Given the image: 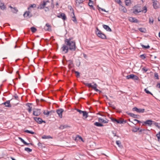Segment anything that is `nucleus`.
<instances>
[{"label":"nucleus","instance_id":"nucleus-9","mask_svg":"<svg viewBox=\"0 0 160 160\" xmlns=\"http://www.w3.org/2000/svg\"><path fill=\"white\" fill-rule=\"evenodd\" d=\"M32 16V14L29 11H26L23 14V16L25 17H28L30 18Z\"/></svg>","mask_w":160,"mask_h":160},{"label":"nucleus","instance_id":"nucleus-59","mask_svg":"<svg viewBox=\"0 0 160 160\" xmlns=\"http://www.w3.org/2000/svg\"><path fill=\"white\" fill-rule=\"evenodd\" d=\"M116 1L118 3H119L121 2L120 0H116Z\"/></svg>","mask_w":160,"mask_h":160},{"label":"nucleus","instance_id":"nucleus-60","mask_svg":"<svg viewBox=\"0 0 160 160\" xmlns=\"http://www.w3.org/2000/svg\"><path fill=\"white\" fill-rule=\"evenodd\" d=\"M45 8H46V9L45 10L46 11H49V8H48V7H45Z\"/></svg>","mask_w":160,"mask_h":160},{"label":"nucleus","instance_id":"nucleus-15","mask_svg":"<svg viewBox=\"0 0 160 160\" xmlns=\"http://www.w3.org/2000/svg\"><path fill=\"white\" fill-rule=\"evenodd\" d=\"M45 30L46 31H51V26L48 23L46 24L45 26L44 27Z\"/></svg>","mask_w":160,"mask_h":160},{"label":"nucleus","instance_id":"nucleus-24","mask_svg":"<svg viewBox=\"0 0 160 160\" xmlns=\"http://www.w3.org/2000/svg\"><path fill=\"white\" fill-rule=\"evenodd\" d=\"M128 114L130 116L133 117V118H138V117L139 116L138 115H136L135 114L131 113H128Z\"/></svg>","mask_w":160,"mask_h":160},{"label":"nucleus","instance_id":"nucleus-39","mask_svg":"<svg viewBox=\"0 0 160 160\" xmlns=\"http://www.w3.org/2000/svg\"><path fill=\"white\" fill-rule=\"evenodd\" d=\"M31 30L32 32L33 33L37 31L36 28L34 27H31Z\"/></svg>","mask_w":160,"mask_h":160},{"label":"nucleus","instance_id":"nucleus-6","mask_svg":"<svg viewBox=\"0 0 160 160\" xmlns=\"http://www.w3.org/2000/svg\"><path fill=\"white\" fill-rule=\"evenodd\" d=\"M112 121L113 122H116L118 123L122 124L124 123H125L126 122V121H124V120H117L115 118H113L112 119Z\"/></svg>","mask_w":160,"mask_h":160},{"label":"nucleus","instance_id":"nucleus-51","mask_svg":"<svg viewBox=\"0 0 160 160\" xmlns=\"http://www.w3.org/2000/svg\"><path fill=\"white\" fill-rule=\"evenodd\" d=\"M98 10L99 11H100L101 10H102V11H104L105 12H106L105 9H102V8H99Z\"/></svg>","mask_w":160,"mask_h":160},{"label":"nucleus","instance_id":"nucleus-21","mask_svg":"<svg viewBox=\"0 0 160 160\" xmlns=\"http://www.w3.org/2000/svg\"><path fill=\"white\" fill-rule=\"evenodd\" d=\"M119 10L120 11H122L124 12H126L127 11V10L126 8L122 5H121L120 7Z\"/></svg>","mask_w":160,"mask_h":160},{"label":"nucleus","instance_id":"nucleus-64","mask_svg":"<svg viewBox=\"0 0 160 160\" xmlns=\"http://www.w3.org/2000/svg\"><path fill=\"white\" fill-rule=\"evenodd\" d=\"M112 133L114 135V136H116V134L114 132H112Z\"/></svg>","mask_w":160,"mask_h":160},{"label":"nucleus","instance_id":"nucleus-57","mask_svg":"<svg viewBox=\"0 0 160 160\" xmlns=\"http://www.w3.org/2000/svg\"><path fill=\"white\" fill-rule=\"evenodd\" d=\"M25 145H28L29 144H30V143H27V142H26L25 141L23 143ZM30 144H32L31 143Z\"/></svg>","mask_w":160,"mask_h":160},{"label":"nucleus","instance_id":"nucleus-62","mask_svg":"<svg viewBox=\"0 0 160 160\" xmlns=\"http://www.w3.org/2000/svg\"><path fill=\"white\" fill-rule=\"evenodd\" d=\"M15 97V98L17 99L18 98V96H14Z\"/></svg>","mask_w":160,"mask_h":160},{"label":"nucleus","instance_id":"nucleus-35","mask_svg":"<svg viewBox=\"0 0 160 160\" xmlns=\"http://www.w3.org/2000/svg\"><path fill=\"white\" fill-rule=\"evenodd\" d=\"M116 143L119 147H121L122 146L121 145V143L119 141H116Z\"/></svg>","mask_w":160,"mask_h":160},{"label":"nucleus","instance_id":"nucleus-20","mask_svg":"<svg viewBox=\"0 0 160 160\" xmlns=\"http://www.w3.org/2000/svg\"><path fill=\"white\" fill-rule=\"evenodd\" d=\"M0 8L2 10L6 9V7L4 5V3L0 1Z\"/></svg>","mask_w":160,"mask_h":160},{"label":"nucleus","instance_id":"nucleus-53","mask_svg":"<svg viewBox=\"0 0 160 160\" xmlns=\"http://www.w3.org/2000/svg\"><path fill=\"white\" fill-rule=\"evenodd\" d=\"M154 76L157 79H158V76L157 73H155Z\"/></svg>","mask_w":160,"mask_h":160},{"label":"nucleus","instance_id":"nucleus-48","mask_svg":"<svg viewBox=\"0 0 160 160\" xmlns=\"http://www.w3.org/2000/svg\"><path fill=\"white\" fill-rule=\"evenodd\" d=\"M140 58L143 59H144L146 58L144 54H142L140 56Z\"/></svg>","mask_w":160,"mask_h":160},{"label":"nucleus","instance_id":"nucleus-61","mask_svg":"<svg viewBox=\"0 0 160 160\" xmlns=\"http://www.w3.org/2000/svg\"><path fill=\"white\" fill-rule=\"evenodd\" d=\"M78 138H79V139H81L82 141H83V139L81 137L78 136Z\"/></svg>","mask_w":160,"mask_h":160},{"label":"nucleus","instance_id":"nucleus-4","mask_svg":"<svg viewBox=\"0 0 160 160\" xmlns=\"http://www.w3.org/2000/svg\"><path fill=\"white\" fill-rule=\"evenodd\" d=\"M96 29L97 30V31H96L97 34L99 37L103 39L106 38V35L102 33L101 31L99 30L98 28H97Z\"/></svg>","mask_w":160,"mask_h":160},{"label":"nucleus","instance_id":"nucleus-36","mask_svg":"<svg viewBox=\"0 0 160 160\" xmlns=\"http://www.w3.org/2000/svg\"><path fill=\"white\" fill-rule=\"evenodd\" d=\"M24 132L28 133H30L32 134H34L35 132L32 131H30L28 130H26L24 131Z\"/></svg>","mask_w":160,"mask_h":160},{"label":"nucleus","instance_id":"nucleus-8","mask_svg":"<svg viewBox=\"0 0 160 160\" xmlns=\"http://www.w3.org/2000/svg\"><path fill=\"white\" fill-rule=\"evenodd\" d=\"M132 110L133 111H136L137 112L139 113L143 112L145 111L144 109L138 108L136 107L133 108Z\"/></svg>","mask_w":160,"mask_h":160},{"label":"nucleus","instance_id":"nucleus-41","mask_svg":"<svg viewBox=\"0 0 160 160\" xmlns=\"http://www.w3.org/2000/svg\"><path fill=\"white\" fill-rule=\"evenodd\" d=\"M138 29L142 32H145L146 31L145 29L144 28H140Z\"/></svg>","mask_w":160,"mask_h":160},{"label":"nucleus","instance_id":"nucleus-7","mask_svg":"<svg viewBox=\"0 0 160 160\" xmlns=\"http://www.w3.org/2000/svg\"><path fill=\"white\" fill-rule=\"evenodd\" d=\"M34 119L37 123L39 124H41L42 122H44V123L46 122L45 121L42 120L41 118H39L34 117Z\"/></svg>","mask_w":160,"mask_h":160},{"label":"nucleus","instance_id":"nucleus-54","mask_svg":"<svg viewBox=\"0 0 160 160\" xmlns=\"http://www.w3.org/2000/svg\"><path fill=\"white\" fill-rule=\"evenodd\" d=\"M153 21H154L153 19H151L150 18H149V22L150 23H153Z\"/></svg>","mask_w":160,"mask_h":160},{"label":"nucleus","instance_id":"nucleus-29","mask_svg":"<svg viewBox=\"0 0 160 160\" xmlns=\"http://www.w3.org/2000/svg\"><path fill=\"white\" fill-rule=\"evenodd\" d=\"M94 125L97 127H103V125L99 122H96L94 123Z\"/></svg>","mask_w":160,"mask_h":160},{"label":"nucleus","instance_id":"nucleus-2","mask_svg":"<svg viewBox=\"0 0 160 160\" xmlns=\"http://www.w3.org/2000/svg\"><path fill=\"white\" fill-rule=\"evenodd\" d=\"M92 84H94L93 85H92L91 83H84V84L89 88H91L93 89L95 91L97 92H99L100 93L101 92V91L99 90L97 88V87L98 86L96 83L93 82Z\"/></svg>","mask_w":160,"mask_h":160},{"label":"nucleus","instance_id":"nucleus-16","mask_svg":"<svg viewBox=\"0 0 160 160\" xmlns=\"http://www.w3.org/2000/svg\"><path fill=\"white\" fill-rule=\"evenodd\" d=\"M57 17L59 18H62L63 20H65L67 18L65 14L63 13H61L60 15H58Z\"/></svg>","mask_w":160,"mask_h":160},{"label":"nucleus","instance_id":"nucleus-31","mask_svg":"<svg viewBox=\"0 0 160 160\" xmlns=\"http://www.w3.org/2000/svg\"><path fill=\"white\" fill-rule=\"evenodd\" d=\"M154 124L155 126L160 129V123H158L155 122L154 123Z\"/></svg>","mask_w":160,"mask_h":160},{"label":"nucleus","instance_id":"nucleus-58","mask_svg":"<svg viewBox=\"0 0 160 160\" xmlns=\"http://www.w3.org/2000/svg\"><path fill=\"white\" fill-rule=\"evenodd\" d=\"M157 86L158 88H160V83H159L157 84Z\"/></svg>","mask_w":160,"mask_h":160},{"label":"nucleus","instance_id":"nucleus-14","mask_svg":"<svg viewBox=\"0 0 160 160\" xmlns=\"http://www.w3.org/2000/svg\"><path fill=\"white\" fill-rule=\"evenodd\" d=\"M98 121L100 122L104 123H108V119L105 118L104 119L101 118H98Z\"/></svg>","mask_w":160,"mask_h":160},{"label":"nucleus","instance_id":"nucleus-56","mask_svg":"<svg viewBox=\"0 0 160 160\" xmlns=\"http://www.w3.org/2000/svg\"><path fill=\"white\" fill-rule=\"evenodd\" d=\"M134 121H137L138 122V123H142V122L139 121V120H137L136 119H134Z\"/></svg>","mask_w":160,"mask_h":160},{"label":"nucleus","instance_id":"nucleus-18","mask_svg":"<svg viewBox=\"0 0 160 160\" xmlns=\"http://www.w3.org/2000/svg\"><path fill=\"white\" fill-rule=\"evenodd\" d=\"M2 104L4 105L6 107H11V105L10 104V101H7L6 102L3 103Z\"/></svg>","mask_w":160,"mask_h":160},{"label":"nucleus","instance_id":"nucleus-42","mask_svg":"<svg viewBox=\"0 0 160 160\" xmlns=\"http://www.w3.org/2000/svg\"><path fill=\"white\" fill-rule=\"evenodd\" d=\"M141 12H144L145 13H146L147 11V8L146 6H144L143 8V9L141 10Z\"/></svg>","mask_w":160,"mask_h":160},{"label":"nucleus","instance_id":"nucleus-37","mask_svg":"<svg viewBox=\"0 0 160 160\" xmlns=\"http://www.w3.org/2000/svg\"><path fill=\"white\" fill-rule=\"evenodd\" d=\"M131 3L130 0H126L125 4L126 6H129Z\"/></svg>","mask_w":160,"mask_h":160},{"label":"nucleus","instance_id":"nucleus-17","mask_svg":"<svg viewBox=\"0 0 160 160\" xmlns=\"http://www.w3.org/2000/svg\"><path fill=\"white\" fill-rule=\"evenodd\" d=\"M41 113L40 110L36 109L33 111V115L35 116H38Z\"/></svg>","mask_w":160,"mask_h":160},{"label":"nucleus","instance_id":"nucleus-45","mask_svg":"<svg viewBox=\"0 0 160 160\" xmlns=\"http://www.w3.org/2000/svg\"><path fill=\"white\" fill-rule=\"evenodd\" d=\"M156 136L158 139V140L160 141V132L156 135Z\"/></svg>","mask_w":160,"mask_h":160},{"label":"nucleus","instance_id":"nucleus-12","mask_svg":"<svg viewBox=\"0 0 160 160\" xmlns=\"http://www.w3.org/2000/svg\"><path fill=\"white\" fill-rule=\"evenodd\" d=\"M129 20L131 22L138 23L139 22L138 20L136 18L132 17H129Z\"/></svg>","mask_w":160,"mask_h":160},{"label":"nucleus","instance_id":"nucleus-23","mask_svg":"<svg viewBox=\"0 0 160 160\" xmlns=\"http://www.w3.org/2000/svg\"><path fill=\"white\" fill-rule=\"evenodd\" d=\"M82 0H76V5L77 6H79L83 2Z\"/></svg>","mask_w":160,"mask_h":160},{"label":"nucleus","instance_id":"nucleus-38","mask_svg":"<svg viewBox=\"0 0 160 160\" xmlns=\"http://www.w3.org/2000/svg\"><path fill=\"white\" fill-rule=\"evenodd\" d=\"M25 150L28 152H31L32 151V149H30L28 148H25Z\"/></svg>","mask_w":160,"mask_h":160},{"label":"nucleus","instance_id":"nucleus-28","mask_svg":"<svg viewBox=\"0 0 160 160\" xmlns=\"http://www.w3.org/2000/svg\"><path fill=\"white\" fill-rule=\"evenodd\" d=\"M42 138L43 139H49V138H52V137H51V136L48 135V136H46V135H43L42 137Z\"/></svg>","mask_w":160,"mask_h":160},{"label":"nucleus","instance_id":"nucleus-44","mask_svg":"<svg viewBox=\"0 0 160 160\" xmlns=\"http://www.w3.org/2000/svg\"><path fill=\"white\" fill-rule=\"evenodd\" d=\"M28 111L29 113H30L32 111V108L29 105L28 106Z\"/></svg>","mask_w":160,"mask_h":160},{"label":"nucleus","instance_id":"nucleus-26","mask_svg":"<svg viewBox=\"0 0 160 160\" xmlns=\"http://www.w3.org/2000/svg\"><path fill=\"white\" fill-rule=\"evenodd\" d=\"M88 5L91 7L93 10H95V8L93 6V2L91 0H89V2L88 3Z\"/></svg>","mask_w":160,"mask_h":160},{"label":"nucleus","instance_id":"nucleus-34","mask_svg":"<svg viewBox=\"0 0 160 160\" xmlns=\"http://www.w3.org/2000/svg\"><path fill=\"white\" fill-rule=\"evenodd\" d=\"M141 12L140 10H138L137 9H135L133 11V12L134 14H137L139 12Z\"/></svg>","mask_w":160,"mask_h":160},{"label":"nucleus","instance_id":"nucleus-55","mask_svg":"<svg viewBox=\"0 0 160 160\" xmlns=\"http://www.w3.org/2000/svg\"><path fill=\"white\" fill-rule=\"evenodd\" d=\"M19 139L23 143L25 141L21 138H19Z\"/></svg>","mask_w":160,"mask_h":160},{"label":"nucleus","instance_id":"nucleus-30","mask_svg":"<svg viewBox=\"0 0 160 160\" xmlns=\"http://www.w3.org/2000/svg\"><path fill=\"white\" fill-rule=\"evenodd\" d=\"M68 126L67 125H61L59 127V129H63L64 128H66L68 127Z\"/></svg>","mask_w":160,"mask_h":160},{"label":"nucleus","instance_id":"nucleus-32","mask_svg":"<svg viewBox=\"0 0 160 160\" xmlns=\"http://www.w3.org/2000/svg\"><path fill=\"white\" fill-rule=\"evenodd\" d=\"M73 16H72V20L75 23H77V21L75 18L74 13V15H73Z\"/></svg>","mask_w":160,"mask_h":160},{"label":"nucleus","instance_id":"nucleus-27","mask_svg":"<svg viewBox=\"0 0 160 160\" xmlns=\"http://www.w3.org/2000/svg\"><path fill=\"white\" fill-rule=\"evenodd\" d=\"M11 11L13 13H16L18 12V10L16 8L14 7L11 9Z\"/></svg>","mask_w":160,"mask_h":160},{"label":"nucleus","instance_id":"nucleus-11","mask_svg":"<svg viewBox=\"0 0 160 160\" xmlns=\"http://www.w3.org/2000/svg\"><path fill=\"white\" fill-rule=\"evenodd\" d=\"M152 1L153 3V5L154 8L155 9L158 8H159V6L158 4V2L157 0H152Z\"/></svg>","mask_w":160,"mask_h":160},{"label":"nucleus","instance_id":"nucleus-10","mask_svg":"<svg viewBox=\"0 0 160 160\" xmlns=\"http://www.w3.org/2000/svg\"><path fill=\"white\" fill-rule=\"evenodd\" d=\"M47 4L46 2V1L44 0L43 1L42 3H41L40 4L39 7L38 8H39L40 9H42L44 8H45V6Z\"/></svg>","mask_w":160,"mask_h":160},{"label":"nucleus","instance_id":"nucleus-50","mask_svg":"<svg viewBox=\"0 0 160 160\" xmlns=\"http://www.w3.org/2000/svg\"><path fill=\"white\" fill-rule=\"evenodd\" d=\"M142 70L144 71L145 72H146L147 71H148V69L147 68H146L145 67H143L142 68Z\"/></svg>","mask_w":160,"mask_h":160},{"label":"nucleus","instance_id":"nucleus-5","mask_svg":"<svg viewBox=\"0 0 160 160\" xmlns=\"http://www.w3.org/2000/svg\"><path fill=\"white\" fill-rule=\"evenodd\" d=\"M126 78L127 79H132L134 80H138L139 79L138 77L133 74L127 76L126 77Z\"/></svg>","mask_w":160,"mask_h":160},{"label":"nucleus","instance_id":"nucleus-47","mask_svg":"<svg viewBox=\"0 0 160 160\" xmlns=\"http://www.w3.org/2000/svg\"><path fill=\"white\" fill-rule=\"evenodd\" d=\"M76 110L77 112H78L80 114H82L83 111L78 109H76Z\"/></svg>","mask_w":160,"mask_h":160},{"label":"nucleus","instance_id":"nucleus-43","mask_svg":"<svg viewBox=\"0 0 160 160\" xmlns=\"http://www.w3.org/2000/svg\"><path fill=\"white\" fill-rule=\"evenodd\" d=\"M144 91L147 93L152 95V94L146 88L144 89Z\"/></svg>","mask_w":160,"mask_h":160},{"label":"nucleus","instance_id":"nucleus-46","mask_svg":"<svg viewBox=\"0 0 160 160\" xmlns=\"http://www.w3.org/2000/svg\"><path fill=\"white\" fill-rule=\"evenodd\" d=\"M139 128H134L132 131L134 132H137L138 130H139Z\"/></svg>","mask_w":160,"mask_h":160},{"label":"nucleus","instance_id":"nucleus-33","mask_svg":"<svg viewBox=\"0 0 160 160\" xmlns=\"http://www.w3.org/2000/svg\"><path fill=\"white\" fill-rule=\"evenodd\" d=\"M141 45L143 48L148 49L150 48V46L149 45L146 46L142 44H141Z\"/></svg>","mask_w":160,"mask_h":160},{"label":"nucleus","instance_id":"nucleus-52","mask_svg":"<svg viewBox=\"0 0 160 160\" xmlns=\"http://www.w3.org/2000/svg\"><path fill=\"white\" fill-rule=\"evenodd\" d=\"M75 73L77 74V77H79L80 76V73L77 71H75Z\"/></svg>","mask_w":160,"mask_h":160},{"label":"nucleus","instance_id":"nucleus-40","mask_svg":"<svg viewBox=\"0 0 160 160\" xmlns=\"http://www.w3.org/2000/svg\"><path fill=\"white\" fill-rule=\"evenodd\" d=\"M36 7V5L35 4H33L31 5L30 6V7L29 8H28V10H29L30 9V8H35Z\"/></svg>","mask_w":160,"mask_h":160},{"label":"nucleus","instance_id":"nucleus-49","mask_svg":"<svg viewBox=\"0 0 160 160\" xmlns=\"http://www.w3.org/2000/svg\"><path fill=\"white\" fill-rule=\"evenodd\" d=\"M70 10L72 11V13L71 14H72V15H74V10L71 7L70 8Z\"/></svg>","mask_w":160,"mask_h":160},{"label":"nucleus","instance_id":"nucleus-25","mask_svg":"<svg viewBox=\"0 0 160 160\" xmlns=\"http://www.w3.org/2000/svg\"><path fill=\"white\" fill-rule=\"evenodd\" d=\"M52 111H44L43 113L45 115H47V116H48L50 114H51Z\"/></svg>","mask_w":160,"mask_h":160},{"label":"nucleus","instance_id":"nucleus-22","mask_svg":"<svg viewBox=\"0 0 160 160\" xmlns=\"http://www.w3.org/2000/svg\"><path fill=\"white\" fill-rule=\"evenodd\" d=\"M82 114L83 118L84 119H86L88 117V113L86 111H83Z\"/></svg>","mask_w":160,"mask_h":160},{"label":"nucleus","instance_id":"nucleus-3","mask_svg":"<svg viewBox=\"0 0 160 160\" xmlns=\"http://www.w3.org/2000/svg\"><path fill=\"white\" fill-rule=\"evenodd\" d=\"M155 122L151 120H148L142 122V125L145 126L147 125L148 126L151 127L152 124H154Z\"/></svg>","mask_w":160,"mask_h":160},{"label":"nucleus","instance_id":"nucleus-19","mask_svg":"<svg viewBox=\"0 0 160 160\" xmlns=\"http://www.w3.org/2000/svg\"><path fill=\"white\" fill-rule=\"evenodd\" d=\"M102 26L103 28L107 31L108 32H111L112 31L111 29L108 26L106 25H103Z\"/></svg>","mask_w":160,"mask_h":160},{"label":"nucleus","instance_id":"nucleus-1","mask_svg":"<svg viewBox=\"0 0 160 160\" xmlns=\"http://www.w3.org/2000/svg\"><path fill=\"white\" fill-rule=\"evenodd\" d=\"M65 44L63 45L62 49L63 52L65 53L68 52V50L72 51L76 50V46L75 42L72 41V38L66 39L65 40Z\"/></svg>","mask_w":160,"mask_h":160},{"label":"nucleus","instance_id":"nucleus-63","mask_svg":"<svg viewBox=\"0 0 160 160\" xmlns=\"http://www.w3.org/2000/svg\"><path fill=\"white\" fill-rule=\"evenodd\" d=\"M70 63H72V61L71 60H69L68 61Z\"/></svg>","mask_w":160,"mask_h":160},{"label":"nucleus","instance_id":"nucleus-13","mask_svg":"<svg viewBox=\"0 0 160 160\" xmlns=\"http://www.w3.org/2000/svg\"><path fill=\"white\" fill-rule=\"evenodd\" d=\"M63 111L62 109H58L57 110V113L61 118L62 117V113Z\"/></svg>","mask_w":160,"mask_h":160}]
</instances>
